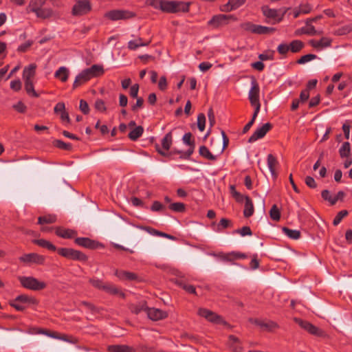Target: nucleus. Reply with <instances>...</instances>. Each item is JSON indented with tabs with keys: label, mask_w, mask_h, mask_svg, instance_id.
Wrapping results in <instances>:
<instances>
[{
	"label": "nucleus",
	"mask_w": 352,
	"mask_h": 352,
	"mask_svg": "<svg viewBox=\"0 0 352 352\" xmlns=\"http://www.w3.org/2000/svg\"><path fill=\"white\" fill-rule=\"evenodd\" d=\"M146 4L167 13L186 12L190 6L189 3L167 0H146Z\"/></svg>",
	"instance_id": "f257e3e1"
},
{
	"label": "nucleus",
	"mask_w": 352,
	"mask_h": 352,
	"mask_svg": "<svg viewBox=\"0 0 352 352\" xmlns=\"http://www.w3.org/2000/svg\"><path fill=\"white\" fill-rule=\"evenodd\" d=\"M47 0H30L26 8L28 13H34L37 18L47 19L55 16V12L48 7H44Z\"/></svg>",
	"instance_id": "f03ea898"
},
{
	"label": "nucleus",
	"mask_w": 352,
	"mask_h": 352,
	"mask_svg": "<svg viewBox=\"0 0 352 352\" xmlns=\"http://www.w3.org/2000/svg\"><path fill=\"white\" fill-rule=\"evenodd\" d=\"M103 73V67L100 65H93L91 67L83 69L76 76L73 83V89H76L88 82L90 79L101 76Z\"/></svg>",
	"instance_id": "7ed1b4c3"
},
{
	"label": "nucleus",
	"mask_w": 352,
	"mask_h": 352,
	"mask_svg": "<svg viewBox=\"0 0 352 352\" xmlns=\"http://www.w3.org/2000/svg\"><path fill=\"white\" fill-rule=\"evenodd\" d=\"M19 280L24 288L33 291L42 290L47 286L44 281H41L33 276H19Z\"/></svg>",
	"instance_id": "20e7f679"
},
{
	"label": "nucleus",
	"mask_w": 352,
	"mask_h": 352,
	"mask_svg": "<svg viewBox=\"0 0 352 352\" xmlns=\"http://www.w3.org/2000/svg\"><path fill=\"white\" fill-rule=\"evenodd\" d=\"M58 253L68 259L85 262L87 261V256L80 251L72 248H61L57 250Z\"/></svg>",
	"instance_id": "39448f33"
},
{
	"label": "nucleus",
	"mask_w": 352,
	"mask_h": 352,
	"mask_svg": "<svg viewBox=\"0 0 352 352\" xmlns=\"http://www.w3.org/2000/svg\"><path fill=\"white\" fill-rule=\"evenodd\" d=\"M251 84L252 87L248 94V98L252 106L254 107V112L258 113L261 109L259 101L260 88L255 80H252Z\"/></svg>",
	"instance_id": "423d86ee"
},
{
	"label": "nucleus",
	"mask_w": 352,
	"mask_h": 352,
	"mask_svg": "<svg viewBox=\"0 0 352 352\" xmlns=\"http://www.w3.org/2000/svg\"><path fill=\"white\" fill-rule=\"evenodd\" d=\"M135 16V12L126 10H113L105 14V16L111 21L127 20Z\"/></svg>",
	"instance_id": "0eeeda50"
},
{
	"label": "nucleus",
	"mask_w": 352,
	"mask_h": 352,
	"mask_svg": "<svg viewBox=\"0 0 352 352\" xmlns=\"http://www.w3.org/2000/svg\"><path fill=\"white\" fill-rule=\"evenodd\" d=\"M244 30L256 34H270L275 32V28L252 23H245L242 25Z\"/></svg>",
	"instance_id": "6e6552de"
},
{
	"label": "nucleus",
	"mask_w": 352,
	"mask_h": 352,
	"mask_svg": "<svg viewBox=\"0 0 352 352\" xmlns=\"http://www.w3.org/2000/svg\"><path fill=\"white\" fill-rule=\"evenodd\" d=\"M182 140L184 144L190 146L189 148L185 152L182 151H173V153L180 154L181 159L188 160L194 152L195 146V141L192 140V134L190 133H185L183 136Z\"/></svg>",
	"instance_id": "1a4fd4ad"
},
{
	"label": "nucleus",
	"mask_w": 352,
	"mask_h": 352,
	"mask_svg": "<svg viewBox=\"0 0 352 352\" xmlns=\"http://www.w3.org/2000/svg\"><path fill=\"white\" fill-rule=\"evenodd\" d=\"M91 9L89 0H78L72 8V13L74 16H82L87 14Z\"/></svg>",
	"instance_id": "9d476101"
},
{
	"label": "nucleus",
	"mask_w": 352,
	"mask_h": 352,
	"mask_svg": "<svg viewBox=\"0 0 352 352\" xmlns=\"http://www.w3.org/2000/svg\"><path fill=\"white\" fill-rule=\"evenodd\" d=\"M20 262L25 265H30L32 264L42 265L45 262V256L36 253L25 254L19 258Z\"/></svg>",
	"instance_id": "9b49d317"
},
{
	"label": "nucleus",
	"mask_w": 352,
	"mask_h": 352,
	"mask_svg": "<svg viewBox=\"0 0 352 352\" xmlns=\"http://www.w3.org/2000/svg\"><path fill=\"white\" fill-rule=\"evenodd\" d=\"M198 314L211 322L224 325L227 324V322L220 316L209 309L200 308L198 310Z\"/></svg>",
	"instance_id": "f8f14e48"
},
{
	"label": "nucleus",
	"mask_w": 352,
	"mask_h": 352,
	"mask_svg": "<svg viewBox=\"0 0 352 352\" xmlns=\"http://www.w3.org/2000/svg\"><path fill=\"white\" fill-rule=\"evenodd\" d=\"M173 143V135L171 132H168L162 140V148L156 146L157 152L163 156H167V151L170 149Z\"/></svg>",
	"instance_id": "ddd939ff"
},
{
	"label": "nucleus",
	"mask_w": 352,
	"mask_h": 352,
	"mask_svg": "<svg viewBox=\"0 0 352 352\" xmlns=\"http://www.w3.org/2000/svg\"><path fill=\"white\" fill-rule=\"evenodd\" d=\"M229 19H235V17L233 15L217 14L214 16L208 22V24L214 28H218L221 25H226Z\"/></svg>",
	"instance_id": "4468645a"
},
{
	"label": "nucleus",
	"mask_w": 352,
	"mask_h": 352,
	"mask_svg": "<svg viewBox=\"0 0 352 352\" xmlns=\"http://www.w3.org/2000/svg\"><path fill=\"white\" fill-rule=\"evenodd\" d=\"M272 127V124L269 122L264 124L262 126L258 128L254 131V133L250 137L248 142L250 143L254 142L257 140L263 138Z\"/></svg>",
	"instance_id": "2eb2a0df"
},
{
	"label": "nucleus",
	"mask_w": 352,
	"mask_h": 352,
	"mask_svg": "<svg viewBox=\"0 0 352 352\" xmlns=\"http://www.w3.org/2000/svg\"><path fill=\"white\" fill-rule=\"evenodd\" d=\"M296 322L303 329L306 330L307 332L312 335L315 336H319L321 333V331L316 327V326L313 325L310 322L302 320L299 318H295L294 319Z\"/></svg>",
	"instance_id": "dca6fc26"
},
{
	"label": "nucleus",
	"mask_w": 352,
	"mask_h": 352,
	"mask_svg": "<svg viewBox=\"0 0 352 352\" xmlns=\"http://www.w3.org/2000/svg\"><path fill=\"white\" fill-rule=\"evenodd\" d=\"M322 197L328 201L331 205H334L338 201H342L345 193L343 191H339L336 196H332L328 190H324L321 192Z\"/></svg>",
	"instance_id": "f3484780"
},
{
	"label": "nucleus",
	"mask_w": 352,
	"mask_h": 352,
	"mask_svg": "<svg viewBox=\"0 0 352 352\" xmlns=\"http://www.w3.org/2000/svg\"><path fill=\"white\" fill-rule=\"evenodd\" d=\"M146 314L148 317L154 321L166 318L168 316L166 311H164L160 309L155 308H147Z\"/></svg>",
	"instance_id": "a211bd4d"
},
{
	"label": "nucleus",
	"mask_w": 352,
	"mask_h": 352,
	"mask_svg": "<svg viewBox=\"0 0 352 352\" xmlns=\"http://www.w3.org/2000/svg\"><path fill=\"white\" fill-rule=\"evenodd\" d=\"M115 275L122 280H137L140 281L139 276L131 272L124 270H116Z\"/></svg>",
	"instance_id": "6ab92c4d"
},
{
	"label": "nucleus",
	"mask_w": 352,
	"mask_h": 352,
	"mask_svg": "<svg viewBox=\"0 0 352 352\" xmlns=\"http://www.w3.org/2000/svg\"><path fill=\"white\" fill-rule=\"evenodd\" d=\"M249 322L268 331H272L274 329L278 328L277 323L273 321L265 322L256 318H250Z\"/></svg>",
	"instance_id": "aec40b11"
},
{
	"label": "nucleus",
	"mask_w": 352,
	"mask_h": 352,
	"mask_svg": "<svg viewBox=\"0 0 352 352\" xmlns=\"http://www.w3.org/2000/svg\"><path fill=\"white\" fill-rule=\"evenodd\" d=\"M332 39L328 37H322L320 40H311L309 44L316 49H322L331 46Z\"/></svg>",
	"instance_id": "412c9836"
},
{
	"label": "nucleus",
	"mask_w": 352,
	"mask_h": 352,
	"mask_svg": "<svg viewBox=\"0 0 352 352\" xmlns=\"http://www.w3.org/2000/svg\"><path fill=\"white\" fill-rule=\"evenodd\" d=\"M56 234L63 239H72L77 235L76 231L72 229H66L62 227H56Z\"/></svg>",
	"instance_id": "4be33fe9"
},
{
	"label": "nucleus",
	"mask_w": 352,
	"mask_h": 352,
	"mask_svg": "<svg viewBox=\"0 0 352 352\" xmlns=\"http://www.w3.org/2000/svg\"><path fill=\"white\" fill-rule=\"evenodd\" d=\"M245 2V0H229V1L221 7V10L223 12H230L236 10Z\"/></svg>",
	"instance_id": "5701e85b"
},
{
	"label": "nucleus",
	"mask_w": 352,
	"mask_h": 352,
	"mask_svg": "<svg viewBox=\"0 0 352 352\" xmlns=\"http://www.w3.org/2000/svg\"><path fill=\"white\" fill-rule=\"evenodd\" d=\"M108 352H135L133 347L126 344H112L107 346Z\"/></svg>",
	"instance_id": "b1692460"
},
{
	"label": "nucleus",
	"mask_w": 352,
	"mask_h": 352,
	"mask_svg": "<svg viewBox=\"0 0 352 352\" xmlns=\"http://www.w3.org/2000/svg\"><path fill=\"white\" fill-rule=\"evenodd\" d=\"M102 290L111 295H119L122 298L124 297V294L112 283H104Z\"/></svg>",
	"instance_id": "393cba45"
},
{
	"label": "nucleus",
	"mask_w": 352,
	"mask_h": 352,
	"mask_svg": "<svg viewBox=\"0 0 352 352\" xmlns=\"http://www.w3.org/2000/svg\"><path fill=\"white\" fill-rule=\"evenodd\" d=\"M36 66L35 64H30L25 67L23 72V78L24 81H32L35 76Z\"/></svg>",
	"instance_id": "a878e982"
},
{
	"label": "nucleus",
	"mask_w": 352,
	"mask_h": 352,
	"mask_svg": "<svg viewBox=\"0 0 352 352\" xmlns=\"http://www.w3.org/2000/svg\"><path fill=\"white\" fill-rule=\"evenodd\" d=\"M151 42V40L144 41L140 37L135 40L129 41L128 43V48L131 50H135L140 47L148 46Z\"/></svg>",
	"instance_id": "bb28decb"
},
{
	"label": "nucleus",
	"mask_w": 352,
	"mask_h": 352,
	"mask_svg": "<svg viewBox=\"0 0 352 352\" xmlns=\"http://www.w3.org/2000/svg\"><path fill=\"white\" fill-rule=\"evenodd\" d=\"M69 76V70L65 66L59 67L54 73V77L58 78L61 82H66Z\"/></svg>",
	"instance_id": "cd10ccee"
},
{
	"label": "nucleus",
	"mask_w": 352,
	"mask_h": 352,
	"mask_svg": "<svg viewBox=\"0 0 352 352\" xmlns=\"http://www.w3.org/2000/svg\"><path fill=\"white\" fill-rule=\"evenodd\" d=\"M278 162L276 160V158L272 154H269L267 155V166L269 168V170L272 174V176L274 178H276L277 177V174L276 172V168L278 165Z\"/></svg>",
	"instance_id": "c85d7f7f"
},
{
	"label": "nucleus",
	"mask_w": 352,
	"mask_h": 352,
	"mask_svg": "<svg viewBox=\"0 0 352 352\" xmlns=\"http://www.w3.org/2000/svg\"><path fill=\"white\" fill-rule=\"evenodd\" d=\"M75 243L86 248L94 249L96 248L95 241L87 237H78L75 239Z\"/></svg>",
	"instance_id": "c756f323"
},
{
	"label": "nucleus",
	"mask_w": 352,
	"mask_h": 352,
	"mask_svg": "<svg viewBox=\"0 0 352 352\" xmlns=\"http://www.w3.org/2000/svg\"><path fill=\"white\" fill-rule=\"evenodd\" d=\"M230 347L234 352H242L243 348L240 344V341L238 338L233 335L229 336Z\"/></svg>",
	"instance_id": "7c9ffc66"
},
{
	"label": "nucleus",
	"mask_w": 352,
	"mask_h": 352,
	"mask_svg": "<svg viewBox=\"0 0 352 352\" xmlns=\"http://www.w3.org/2000/svg\"><path fill=\"white\" fill-rule=\"evenodd\" d=\"M254 208L253 202L249 197H247L246 201H245L243 215L245 217L249 218L254 214Z\"/></svg>",
	"instance_id": "2f4dec72"
},
{
	"label": "nucleus",
	"mask_w": 352,
	"mask_h": 352,
	"mask_svg": "<svg viewBox=\"0 0 352 352\" xmlns=\"http://www.w3.org/2000/svg\"><path fill=\"white\" fill-rule=\"evenodd\" d=\"M147 308L148 307L146 306V302L144 300L139 302L138 303H136V304H131L129 306V309H130L131 311L135 314H138L142 311H144L146 312Z\"/></svg>",
	"instance_id": "473e14b6"
},
{
	"label": "nucleus",
	"mask_w": 352,
	"mask_h": 352,
	"mask_svg": "<svg viewBox=\"0 0 352 352\" xmlns=\"http://www.w3.org/2000/svg\"><path fill=\"white\" fill-rule=\"evenodd\" d=\"M175 283L189 294H196L195 287L192 285L187 284L183 279H177Z\"/></svg>",
	"instance_id": "72a5a7b5"
},
{
	"label": "nucleus",
	"mask_w": 352,
	"mask_h": 352,
	"mask_svg": "<svg viewBox=\"0 0 352 352\" xmlns=\"http://www.w3.org/2000/svg\"><path fill=\"white\" fill-rule=\"evenodd\" d=\"M199 153L201 156L208 160L215 161L217 160V156L212 154L206 146H201L199 147Z\"/></svg>",
	"instance_id": "f704fd0d"
},
{
	"label": "nucleus",
	"mask_w": 352,
	"mask_h": 352,
	"mask_svg": "<svg viewBox=\"0 0 352 352\" xmlns=\"http://www.w3.org/2000/svg\"><path fill=\"white\" fill-rule=\"evenodd\" d=\"M15 299L16 302H21L23 305H36L38 303L36 298L28 295H19Z\"/></svg>",
	"instance_id": "c9c22d12"
},
{
	"label": "nucleus",
	"mask_w": 352,
	"mask_h": 352,
	"mask_svg": "<svg viewBox=\"0 0 352 352\" xmlns=\"http://www.w3.org/2000/svg\"><path fill=\"white\" fill-rule=\"evenodd\" d=\"M33 242H34V243H35L42 248H47L49 250H51V251L56 250V246L54 244H52L51 242H50L45 239H36V240H34Z\"/></svg>",
	"instance_id": "e433bc0d"
},
{
	"label": "nucleus",
	"mask_w": 352,
	"mask_h": 352,
	"mask_svg": "<svg viewBox=\"0 0 352 352\" xmlns=\"http://www.w3.org/2000/svg\"><path fill=\"white\" fill-rule=\"evenodd\" d=\"M304 46V43L300 40H294L289 44V51L293 53L300 52Z\"/></svg>",
	"instance_id": "4c0bfd02"
},
{
	"label": "nucleus",
	"mask_w": 352,
	"mask_h": 352,
	"mask_svg": "<svg viewBox=\"0 0 352 352\" xmlns=\"http://www.w3.org/2000/svg\"><path fill=\"white\" fill-rule=\"evenodd\" d=\"M262 12L266 17L270 19H276L279 16L277 10L270 8L268 6L262 7Z\"/></svg>",
	"instance_id": "58836bf2"
},
{
	"label": "nucleus",
	"mask_w": 352,
	"mask_h": 352,
	"mask_svg": "<svg viewBox=\"0 0 352 352\" xmlns=\"http://www.w3.org/2000/svg\"><path fill=\"white\" fill-rule=\"evenodd\" d=\"M56 216L55 214H47L39 217L38 219V223L43 225L44 223H54L56 221Z\"/></svg>",
	"instance_id": "ea45409f"
},
{
	"label": "nucleus",
	"mask_w": 352,
	"mask_h": 352,
	"mask_svg": "<svg viewBox=\"0 0 352 352\" xmlns=\"http://www.w3.org/2000/svg\"><path fill=\"white\" fill-rule=\"evenodd\" d=\"M283 233L289 238L292 239H298L300 237V232L297 230H292L288 228H283Z\"/></svg>",
	"instance_id": "a19ab883"
},
{
	"label": "nucleus",
	"mask_w": 352,
	"mask_h": 352,
	"mask_svg": "<svg viewBox=\"0 0 352 352\" xmlns=\"http://www.w3.org/2000/svg\"><path fill=\"white\" fill-rule=\"evenodd\" d=\"M230 193L232 194V197L234 198L236 201L238 203H242L246 201V197L248 196H245L241 194L239 192H238L236 190L234 186H230Z\"/></svg>",
	"instance_id": "79ce46f5"
},
{
	"label": "nucleus",
	"mask_w": 352,
	"mask_h": 352,
	"mask_svg": "<svg viewBox=\"0 0 352 352\" xmlns=\"http://www.w3.org/2000/svg\"><path fill=\"white\" fill-rule=\"evenodd\" d=\"M25 82V89L27 94L34 98H38L39 96L38 94L34 90V85L32 81H24Z\"/></svg>",
	"instance_id": "37998d69"
},
{
	"label": "nucleus",
	"mask_w": 352,
	"mask_h": 352,
	"mask_svg": "<svg viewBox=\"0 0 352 352\" xmlns=\"http://www.w3.org/2000/svg\"><path fill=\"white\" fill-rule=\"evenodd\" d=\"M144 129L142 126H136L129 133V138L131 140H136L142 135Z\"/></svg>",
	"instance_id": "c03bdc74"
},
{
	"label": "nucleus",
	"mask_w": 352,
	"mask_h": 352,
	"mask_svg": "<svg viewBox=\"0 0 352 352\" xmlns=\"http://www.w3.org/2000/svg\"><path fill=\"white\" fill-rule=\"evenodd\" d=\"M351 153L350 144L348 142H344L339 149V153L342 158L347 157Z\"/></svg>",
	"instance_id": "a18cd8bd"
},
{
	"label": "nucleus",
	"mask_w": 352,
	"mask_h": 352,
	"mask_svg": "<svg viewBox=\"0 0 352 352\" xmlns=\"http://www.w3.org/2000/svg\"><path fill=\"white\" fill-rule=\"evenodd\" d=\"M352 32V23L342 26L335 31V34L338 36L345 35Z\"/></svg>",
	"instance_id": "49530a36"
},
{
	"label": "nucleus",
	"mask_w": 352,
	"mask_h": 352,
	"mask_svg": "<svg viewBox=\"0 0 352 352\" xmlns=\"http://www.w3.org/2000/svg\"><path fill=\"white\" fill-rule=\"evenodd\" d=\"M270 218L276 221H278L280 219V212L276 204L273 205L270 210Z\"/></svg>",
	"instance_id": "de8ad7c7"
},
{
	"label": "nucleus",
	"mask_w": 352,
	"mask_h": 352,
	"mask_svg": "<svg viewBox=\"0 0 352 352\" xmlns=\"http://www.w3.org/2000/svg\"><path fill=\"white\" fill-rule=\"evenodd\" d=\"M168 208L171 210L177 212H183L185 211L186 209L185 205L181 202L170 204Z\"/></svg>",
	"instance_id": "09e8293b"
},
{
	"label": "nucleus",
	"mask_w": 352,
	"mask_h": 352,
	"mask_svg": "<svg viewBox=\"0 0 352 352\" xmlns=\"http://www.w3.org/2000/svg\"><path fill=\"white\" fill-rule=\"evenodd\" d=\"M317 58V56L315 55V54H306V55H304L302 56H301L298 60H297V63L298 64H300V65H302V64H305V63H307L311 60H313L314 59H316Z\"/></svg>",
	"instance_id": "8fccbe9b"
},
{
	"label": "nucleus",
	"mask_w": 352,
	"mask_h": 352,
	"mask_svg": "<svg viewBox=\"0 0 352 352\" xmlns=\"http://www.w3.org/2000/svg\"><path fill=\"white\" fill-rule=\"evenodd\" d=\"M54 145L60 149L69 151L72 148V144L69 143H65L62 140H56L54 142Z\"/></svg>",
	"instance_id": "3c124183"
},
{
	"label": "nucleus",
	"mask_w": 352,
	"mask_h": 352,
	"mask_svg": "<svg viewBox=\"0 0 352 352\" xmlns=\"http://www.w3.org/2000/svg\"><path fill=\"white\" fill-rule=\"evenodd\" d=\"M89 283L95 288L98 289H102V287H104V283L97 278H92L89 280Z\"/></svg>",
	"instance_id": "603ef678"
},
{
	"label": "nucleus",
	"mask_w": 352,
	"mask_h": 352,
	"mask_svg": "<svg viewBox=\"0 0 352 352\" xmlns=\"http://www.w3.org/2000/svg\"><path fill=\"white\" fill-rule=\"evenodd\" d=\"M347 214H348V211L346 210L340 211L335 217V218L333 221V224L334 226H338L341 222L342 219L344 217H345Z\"/></svg>",
	"instance_id": "864d4df0"
},
{
	"label": "nucleus",
	"mask_w": 352,
	"mask_h": 352,
	"mask_svg": "<svg viewBox=\"0 0 352 352\" xmlns=\"http://www.w3.org/2000/svg\"><path fill=\"white\" fill-rule=\"evenodd\" d=\"M206 116L204 113H199L197 116V126L200 131L205 129Z\"/></svg>",
	"instance_id": "5fc2aeb1"
},
{
	"label": "nucleus",
	"mask_w": 352,
	"mask_h": 352,
	"mask_svg": "<svg viewBox=\"0 0 352 352\" xmlns=\"http://www.w3.org/2000/svg\"><path fill=\"white\" fill-rule=\"evenodd\" d=\"M58 340H63L67 342L76 344L78 342V339L73 337V336H69L67 334H60L59 335V338Z\"/></svg>",
	"instance_id": "6e6d98bb"
},
{
	"label": "nucleus",
	"mask_w": 352,
	"mask_h": 352,
	"mask_svg": "<svg viewBox=\"0 0 352 352\" xmlns=\"http://www.w3.org/2000/svg\"><path fill=\"white\" fill-rule=\"evenodd\" d=\"M235 232L240 234L242 236H250L252 234V230L249 226H243L241 229L236 230Z\"/></svg>",
	"instance_id": "4d7b16f0"
},
{
	"label": "nucleus",
	"mask_w": 352,
	"mask_h": 352,
	"mask_svg": "<svg viewBox=\"0 0 352 352\" xmlns=\"http://www.w3.org/2000/svg\"><path fill=\"white\" fill-rule=\"evenodd\" d=\"M95 108L100 112H104L106 111L104 102L101 99H98L95 102Z\"/></svg>",
	"instance_id": "13d9d810"
},
{
	"label": "nucleus",
	"mask_w": 352,
	"mask_h": 352,
	"mask_svg": "<svg viewBox=\"0 0 352 352\" xmlns=\"http://www.w3.org/2000/svg\"><path fill=\"white\" fill-rule=\"evenodd\" d=\"M277 51L279 54L284 55L289 51V45L286 43H281L277 47Z\"/></svg>",
	"instance_id": "bf43d9fd"
},
{
	"label": "nucleus",
	"mask_w": 352,
	"mask_h": 352,
	"mask_svg": "<svg viewBox=\"0 0 352 352\" xmlns=\"http://www.w3.org/2000/svg\"><path fill=\"white\" fill-rule=\"evenodd\" d=\"M10 305L19 311H22L26 308V307L21 302H16V299L10 302Z\"/></svg>",
	"instance_id": "052dcab7"
},
{
	"label": "nucleus",
	"mask_w": 352,
	"mask_h": 352,
	"mask_svg": "<svg viewBox=\"0 0 352 352\" xmlns=\"http://www.w3.org/2000/svg\"><path fill=\"white\" fill-rule=\"evenodd\" d=\"M13 109L19 113H24L26 111V106L21 102L19 101L16 104L12 106Z\"/></svg>",
	"instance_id": "680f3d73"
},
{
	"label": "nucleus",
	"mask_w": 352,
	"mask_h": 352,
	"mask_svg": "<svg viewBox=\"0 0 352 352\" xmlns=\"http://www.w3.org/2000/svg\"><path fill=\"white\" fill-rule=\"evenodd\" d=\"M21 82L19 80H15L10 82V88L14 91H19L21 89Z\"/></svg>",
	"instance_id": "e2e57ef3"
},
{
	"label": "nucleus",
	"mask_w": 352,
	"mask_h": 352,
	"mask_svg": "<svg viewBox=\"0 0 352 352\" xmlns=\"http://www.w3.org/2000/svg\"><path fill=\"white\" fill-rule=\"evenodd\" d=\"M80 109L84 114H88L89 112V108L87 102L84 100L80 101Z\"/></svg>",
	"instance_id": "0e129e2a"
},
{
	"label": "nucleus",
	"mask_w": 352,
	"mask_h": 352,
	"mask_svg": "<svg viewBox=\"0 0 352 352\" xmlns=\"http://www.w3.org/2000/svg\"><path fill=\"white\" fill-rule=\"evenodd\" d=\"M158 87L161 91H164L167 88V80L166 76H161L158 82Z\"/></svg>",
	"instance_id": "69168bd1"
},
{
	"label": "nucleus",
	"mask_w": 352,
	"mask_h": 352,
	"mask_svg": "<svg viewBox=\"0 0 352 352\" xmlns=\"http://www.w3.org/2000/svg\"><path fill=\"white\" fill-rule=\"evenodd\" d=\"M305 182L311 188H315L317 186L314 179L311 176H307L305 179Z\"/></svg>",
	"instance_id": "338daca9"
},
{
	"label": "nucleus",
	"mask_w": 352,
	"mask_h": 352,
	"mask_svg": "<svg viewBox=\"0 0 352 352\" xmlns=\"http://www.w3.org/2000/svg\"><path fill=\"white\" fill-rule=\"evenodd\" d=\"M164 208V206L157 201H155L151 206V210L154 212H160Z\"/></svg>",
	"instance_id": "774afa93"
}]
</instances>
